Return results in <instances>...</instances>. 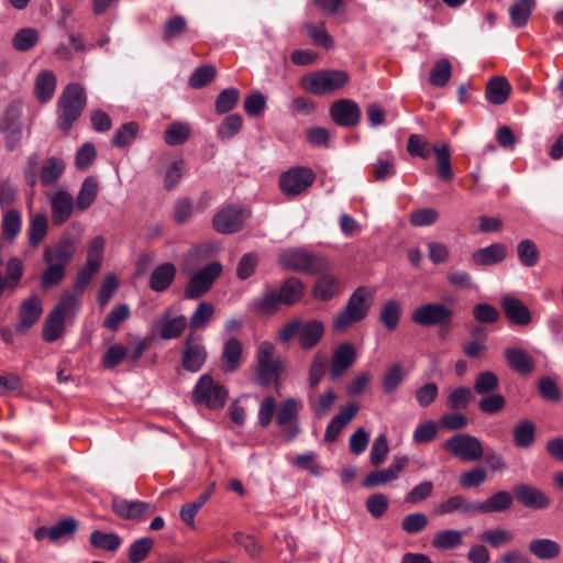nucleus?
I'll list each match as a JSON object with an SVG mask.
<instances>
[{"label": "nucleus", "instance_id": "nucleus-1", "mask_svg": "<svg viewBox=\"0 0 563 563\" xmlns=\"http://www.w3.org/2000/svg\"><path fill=\"white\" fill-rule=\"evenodd\" d=\"M303 294V283L290 276L285 279L279 289L268 288L262 296L253 299L250 309L257 314L273 316L277 313L280 306L290 307L299 302Z\"/></svg>", "mask_w": 563, "mask_h": 563}, {"label": "nucleus", "instance_id": "nucleus-2", "mask_svg": "<svg viewBox=\"0 0 563 563\" xmlns=\"http://www.w3.org/2000/svg\"><path fill=\"white\" fill-rule=\"evenodd\" d=\"M373 300L372 291L361 286L349 297L344 308L333 318L332 330L344 333L354 324L363 321L371 309Z\"/></svg>", "mask_w": 563, "mask_h": 563}, {"label": "nucleus", "instance_id": "nucleus-3", "mask_svg": "<svg viewBox=\"0 0 563 563\" xmlns=\"http://www.w3.org/2000/svg\"><path fill=\"white\" fill-rule=\"evenodd\" d=\"M87 104L85 89L78 84L67 85L57 102V125L67 133L81 117Z\"/></svg>", "mask_w": 563, "mask_h": 563}, {"label": "nucleus", "instance_id": "nucleus-4", "mask_svg": "<svg viewBox=\"0 0 563 563\" xmlns=\"http://www.w3.org/2000/svg\"><path fill=\"white\" fill-rule=\"evenodd\" d=\"M78 298L74 291L62 294L58 303L48 313L43 325V340L55 342L63 333L65 320L76 314Z\"/></svg>", "mask_w": 563, "mask_h": 563}, {"label": "nucleus", "instance_id": "nucleus-5", "mask_svg": "<svg viewBox=\"0 0 563 563\" xmlns=\"http://www.w3.org/2000/svg\"><path fill=\"white\" fill-rule=\"evenodd\" d=\"M350 75L341 69H321L301 78V88L314 96L333 92L347 84Z\"/></svg>", "mask_w": 563, "mask_h": 563}, {"label": "nucleus", "instance_id": "nucleus-6", "mask_svg": "<svg viewBox=\"0 0 563 563\" xmlns=\"http://www.w3.org/2000/svg\"><path fill=\"white\" fill-rule=\"evenodd\" d=\"M279 263L283 267L299 273L317 275L329 269L330 264L323 256L301 249H290L280 253Z\"/></svg>", "mask_w": 563, "mask_h": 563}, {"label": "nucleus", "instance_id": "nucleus-7", "mask_svg": "<svg viewBox=\"0 0 563 563\" xmlns=\"http://www.w3.org/2000/svg\"><path fill=\"white\" fill-rule=\"evenodd\" d=\"M229 397L228 389L216 383L211 375L203 374L196 383L192 390V401L196 405H205L211 410L221 409Z\"/></svg>", "mask_w": 563, "mask_h": 563}, {"label": "nucleus", "instance_id": "nucleus-8", "mask_svg": "<svg viewBox=\"0 0 563 563\" xmlns=\"http://www.w3.org/2000/svg\"><path fill=\"white\" fill-rule=\"evenodd\" d=\"M444 451L461 461L475 462L484 455L482 441L468 433H456L442 444Z\"/></svg>", "mask_w": 563, "mask_h": 563}, {"label": "nucleus", "instance_id": "nucleus-9", "mask_svg": "<svg viewBox=\"0 0 563 563\" xmlns=\"http://www.w3.org/2000/svg\"><path fill=\"white\" fill-rule=\"evenodd\" d=\"M453 317L454 310L442 302H428L411 312L412 322L424 328L450 325Z\"/></svg>", "mask_w": 563, "mask_h": 563}, {"label": "nucleus", "instance_id": "nucleus-10", "mask_svg": "<svg viewBox=\"0 0 563 563\" xmlns=\"http://www.w3.org/2000/svg\"><path fill=\"white\" fill-rule=\"evenodd\" d=\"M222 273V265L212 262L196 272L185 287L187 299H198L210 290L216 279Z\"/></svg>", "mask_w": 563, "mask_h": 563}, {"label": "nucleus", "instance_id": "nucleus-11", "mask_svg": "<svg viewBox=\"0 0 563 563\" xmlns=\"http://www.w3.org/2000/svg\"><path fill=\"white\" fill-rule=\"evenodd\" d=\"M316 175L308 167H294L279 177V188L286 196H297L306 191L314 181Z\"/></svg>", "mask_w": 563, "mask_h": 563}, {"label": "nucleus", "instance_id": "nucleus-12", "mask_svg": "<svg viewBox=\"0 0 563 563\" xmlns=\"http://www.w3.org/2000/svg\"><path fill=\"white\" fill-rule=\"evenodd\" d=\"M245 218L243 208L228 205L214 214L212 227L219 233L233 234L242 230Z\"/></svg>", "mask_w": 563, "mask_h": 563}, {"label": "nucleus", "instance_id": "nucleus-13", "mask_svg": "<svg viewBox=\"0 0 563 563\" xmlns=\"http://www.w3.org/2000/svg\"><path fill=\"white\" fill-rule=\"evenodd\" d=\"M207 361V350L200 343L199 338L189 333L185 341L181 353V365L184 369L190 373L199 372Z\"/></svg>", "mask_w": 563, "mask_h": 563}, {"label": "nucleus", "instance_id": "nucleus-14", "mask_svg": "<svg viewBox=\"0 0 563 563\" xmlns=\"http://www.w3.org/2000/svg\"><path fill=\"white\" fill-rule=\"evenodd\" d=\"M330 117L336 125L350 129L360 123L361 109L351 99H339L331 104Z\"/></svg>", "mask_w": 563, "mask_h": 563}, {"label": "nucleus", "instance_id": "nucleus-15", "mask_svg": "<svg viewBox=\"0 0 563 563\" xmlns=\"http://www.w3.org/2000/svg\"><path fill=\"white\" fill-rule=\"evenodd\" d=\"M298 402L288 398L280 402L276 416V424L282 428V434L287 441H291L299 432L297 424Z\"/></svg>", "mask_w": 563, "mask_h": 563}, {"label": "nucleus", "instance_id": "nucleus-16", "mask_svg": "<svg viewBox=\"0 0 563 563\" xmlns=\"http://www.w3.org/2000/svg\"><path fill=\"white\" fill-rule=\"evenodd\" d=\"M48 201L52 210V222L56 227L66 223L76 209L73 196L65 189H59L49 195Z\"/></svg>", "mask_w": 563, "mask_h": 563}, {"label": "nucleus", "instance_id": "nucleus-17", "mask_svg": "<svg viewBox=\"0 0 563 563\" xmlns=\"http://www.w3.org/2000/svg\"><path fill=\"white\" fill-rule=\"evenodd\" d=\"M111 510L117 517L124 520H142L148 515L151 504L142 500H128L120 496H113Z\"/></svg>", "mask_w": 563, "mask_h": 563}, {"label": "nucleus", "instance_id": "nucleus-18", "mask_svg": "<svg viewBox=\"0 0 563 563\" xmlns=\"http://www.w3.org/2000/svg\"><path fill=\"white\" fill-rule=\"evenodd\" d=\"M356 350L350 342L339 344L332 353L329 377L336 380L355 363Z\"/></svg>", "mask_w": 563, "mask_h": 563}, {"label": "nucleus", "instance_id": "nucleus-19", "mask_svg": "<svg viewBox=\"0 0 563 563\" xmlns=\"http://www.w3.org/2000/svg\"><path fill=\"white\" fill-rule=\"evenodd\" d=\"M514 499L520 505L530 509H545L550 505L548 496L529 484H518L512 489Z\"/></svg>", "mask_w": 563, "mask_h": 563}, {"label": "nucleus", "instance_id": "nucleus-20", "mask_svg": "<svg viewBox=\"0 0 563 563\" xmlns=\"http://www.w3.org/2000/svg\"><path fill=\"white\" fill-rule=\"evenodd\" d=\"M500 306L505 317L515 325L525 327L532 320L529 308L520 299L511 295L504 296L500 300Z\"/></svg>", "mask_w": 563, "mask_h": 563}, {"label": "nucleus", "instance_id": "nucleus-21", "mask_svg": "<svg viewBox=\"0 0 563 563\" xmlns=\"http://www.w3.org/2000/svg\"><path fill=\"white\" fill-rule=\"evenodd\" d=\"M74 254L75 241L69 235H63L54 246L44 250L43 260L45 263L62 265L66 268Z\"/></svg>", "mask_w": 563, "mask_h": 563}, {"label": "nucleus", "instance_id": "nucleus-22", "mask_svg": "<svg viewBox=\"0 0 563 563\" xmlns=\"http://www.w3.org/2000/svg\"><path fill=\"white\" fill-rule=\"evenodd\" d=\"M243 361V345L241 341L231 336L222 346L220 362L221 369L227 374L236 372L242 366Z\"/></svg>", "mask_w": 563, "mask_h": 563}, {"label": "nucleus", "instance_id": "nucleus-23", "mask_svg": "<svg viewBox=\"0 0 563 563\" xmlns=\"http://www.w3.org/2000/svg\"><path fill=\"white\" fill-rule=\"evenodd\" d=\"M43 308L36 296H31L23 300L19 308V323L15 327V333H24L32 328L41 318Z\"/></svg>", "mask_w": 563, "mask_h": 563}, {"label": "nucleus", "instance_id": "nucleus-24", "mask_svg": "<svg viewBox=\"0 0 563 563\" xmlns=\"http://www.w3.org/2000/svg\"><path fill=\"white\" fill-rule=\"evenodd\" d=\"M324 335V324L322 321L312 319L302 321L298 335V343L301 350L309 351L319 344Z\"/></svg>", "mask_w": 563, "mask_h": 563}, {"label": "nucleus", "instance_id": "nucleus-25", "mask_svg": "<svg viewBox=\"0 0 563 563\" xmlns=\"http://www.w3.org/2000/svg\"><path fill=\"white\" fill-rule=\"evenodd\" d=\"M514 505V493L498 490L484 501H476V514L504 512Z\"/></svg>", "mask_w": 563, "mask_h": 563}, {"label": "nucleus", "instance_id": "nucleus-26", "mask_svg": "<svg viewBox=\"0 0 563 563\" xmlns=\"http://www.w3.org/2000/svg\"><path fill=\"white\" fill-rule=\"evenodd\" d=\"M187 327L185 316L172 317L168 312L161 316L156 321L159 338L163 340H173L179 338Z\"/></svg>", "mask_w": 563, "mask_h": 563}, {"label": "nucleus", "instance_id": "nucleus-27", "mask_svg": "<svg viewBox=\"0 0 563 563\" xmlns=\"http://www.w3.org/2000/svg\"><path fill=\"white\" fill-rule=\"evenodd\" d=\"M507 256V247L501 243H493L476 250L472 254V262L477 266H493L501 263Z\"/></svg>", "mask_w": 563, "mask_h": 563}, {"label": "nucleus", "instance_id": "nucleus-28", "mask_svg": "<svg viewBox=\"0 0 563 563\" xmlns=\"http://www.w3.org/2000/svg\"><path fill=\"white\" fill-rule=\"evenodd\" d=\"M65 169L66 164L63 158L51 156L41 166L38 181L43 187H52L62 178Z\"/></svg>", "mask_w": 563, "mask_h": 563}, {"label": "nucleus", "instance_id": "nucleus-29", "mask_svg": "<svg viewBox=\"0 0 563 563\" xmlns=\"http://www.w3.org/2000/svg\"><path fill=\"white\" fill-rule=\"evenodd\" d=\"M531 555L541 561H552L560 556L561 545L552 539L536 538L528 543Z\"/></svg>", "mask_w": 563, "mask_h": 563}, {"label": "nucleus", "instance_id": "nucleus-30", "mask_svg": "<svg viewBox=\"0 0 563 563\" xmlns=\"http://www.w3.org/2000/svg\"><path fill=\"white\" fill-rule=\"evenodd\" d=\"M177 268L173 263L158 265L152 272L148 286L156 292H163L169 288L176 277Z\"/></svg>", "mask_w": 563, "mask_h": 563}, {"label": "nucleus", "instance_id": "nucleus-31", "mask_svg": "<svg viewBox=\"0 0 563 563\" xmlns=\"http://www.w3.org/2000/svg\"><path fill=\"white\" fill-rule=\"evenodd\" d=\"M319 274L320 276L317 278L312 288V295L318 300H330L340 292L341 283L338 277L332 274L324 272Z\"/></svg>", "mask_w": 563, "mask_h": 563}, {"label": "nucleus", "instance_id": "nucleus-32", "mask_svg": "<svg viewBox=\"0 0 563 563\" xmlns=\"http://www.w3.org/2000/svg\"><path fill=\"white\" fill-rule=\"evenodd\" d=\"M434 512L437 515H448L452 512H459L462 515H475L476 501L468 500L462 495H454L439 504L435 507Z\"/></svg>", "mask_w": 563, "mask_h": 563}, {"label": "nucleus", "instance_id": "nucleus-33", "mask_svg": "<svg viewBox=\"0 0 563 563\" xmlns=\"http://www.w3.org/2000/svg\"><path fill=\"white\" fill-rule=\"evenodd\" d=\"M511 86L503 76H496L488 80L486 85V99L495 106L504 104L510 96Z\"/></svg>", "mask_w": 563, "mask_h": 563}, {"label": "nucleus", "instance_id": "nucleus-34", "mask_svg": "<svg viewBox=\"0 0 563 563\" xmlns=\"http://www.w3.org/2000/svg\"><path fill=\"white\" fill-rule=\"evenodd\" d=\"M505 358L508 365L521 375H528L534 369L533 358L522 349L508 347L505 350Z\"/></svg>", "mask_w": 563, "mask_h": 563}, {"label": "nucleus", "instance_id": "nucleus-35", "mask_svg": "<svg viewBox=\"0 0 563 563\" xmlns=\"http://www.w3.org/2000/svg\"><path fill=\"white\" fill-rule=\"evenodd\" d=\"M216 488V483H211L207 489L192 503H186L179 511L180 519L190 528H195V517L203 505L210 499Z\"/></svg>", "mask_w": 563, "mask_h": 563}, {"label": "nucleus", "instance_id": "nucleus-36", "mask_svg": "<svg viewBox=\"0 0 563 563\" xmlns=\"http://www.w3.org/2000/svg\"><path fill=\"white\" fill-rule=\"evenodd\" d=\"M283 369L280 360L264 362L256 365L255 379L261 387H269L279 379Z\"/></svg>", "mask_w": 563, "mask_h": 563}, {"label": "nucleus", "instance_id": "nucleus-37", "mask_svg": "<svg viewBox=\"0 0 563 563\" xmlns=\"http://www.w3.org/2000/svg\"><path fill=\"white\" fill-rule=\"evenodd\" d=\"M99 191L98 180L93 176H88L81 183L76 197L75 206L79 211H86L95 202Z\"/></svg>", "mask_w": 563, "mask_h": 563}, {"label": "nucleus", "instance_id": "nucleus-38", "mask_svg": "<svg viewBox=\"0 0 563 563\" xmlns=\"http://www.w3.org/2000/svg\"><path fill=\"white\" fill-rule=\"evenodd\" d=\"M537 427L529 419L521 420L512 429L514 444L519 449H528L536 441Z\"/></svg>", "mask_w": 563, "mask_h": 563}, {"label": "nucleus", "instance_id": "nucleus-39", "mask_svg": "<svg viewBox=\"0 0 563 563\" xmlns=\"http://www.w3.org/2000/svg\"><path fill=\"white\" fill-rule=\"evenodd\" d=\"M534 8L536 0H514L509 8L511 24L518 29L526 26Z\"/></svg>", "mask_w": 563, "mask_h": 563}, {"label": "nucleus", "instance_id": "nucleus-40", "mask_svg": "<svg viewBox=\"0 0 563 563\" xmlns=\"http://www.w3.org/2000/svg\"><path fill=\"white\" fill-rule=\"evenodd\" d=\"M369 173L375 181H385L396 174L393 153H384L369 166Z\"/></svg>", "mask_w": 563, "mask_h": 563}, {"label": "nucleus", "instance_id": "nucleus-41", "mask_svg": "<svg viewBox=\"0 0 563 563\" xmlns=\"http://www.w3.org/2000/svg\"><path fill=\"white\" fill-rule=\"evenodd\" d=\"M407 372L400 363L391 364L384 373L382 379L383 391L387 395L394 394L406 379Z\"/></svg>", "mask_w": 563, "mask_h": 563}, {"label": "nucleus", "instance_id": "nucleus-42", "mask_svg": "<svg viewBox=\"0 0 563 563\" xmlns=\"http://www.w3.org/2000/svg\"><path fill=\"white\" fill-rule=\"evenodd\" d=\"M56 88V77L51 70L41 71L35 80V95L41 102L52 99Z\"/></svg>", "mask_w": 563, "mask_h": 563}, {"label": "nucleus", "instance_id": "nucleus-43", "mask_svg": "<svg viewBox=\"0 0 563 563\" xmlns=\"http://www.w3.org/2000/svg\"><path fill=\"white\" fill-rule=\"evenodd\" d=\"M433 153L437 159V175L441 180L451 181L453 179V169L451 166L450 148L446 144L433 146Z\"/></svg>", "mask_w": 563, "mask_h": 563}, {"label": "nucleus", "instance_id": "nucleus-44", "mask_svg": "<svg viewBox=\"0 0 563 563\" xmlns=\"http://www.w3.org/2000/svg\"><path fill=\"white\" fill-rule=\"evenodd\" d=\"M401 318V307L398 301L390 299L387 300L379 312V321L389 331L397 329Z\"/></svg>", "mask_w": 563, "mask_h": 563}, {"label": "nucleus", "instance_id": "nucleus-45", "mask_svg": "<svg viewBox=\"0 0 563 563\" xmlns=\"http://www.w3.org/2000/svg\"><path fill=\"white\" fill-rule=\"evenodd\" d=\"M89 542L93 548L114 552L120 548L122 540L120 536L114 532L107 533L95 530L90 533Z\"/></svg>", "mask_w": 563, "mask_h": 563}, {"label": "nucleus", "instance_id": "nucleus-46", "mask_svg": "<svg viewBox=\"0 0 563 563\" xmlns=\"http://www.w3.org/2000/svg\"><path fill=\"white\" fill-rule=\"evenodd\" d=\"M22 217L15 209L4 211L2 218V234L7 241L12 242L21 232Z\"/></svg>", "mask_w": 563, "mask_h": 563}, {"label": "nucleus", "instance_id": "nucleus-47", "mask_svg": "<svg viewBox=\"0 0 563 563\" xmlns=\"http://www.w3.org/2000/svg\"><path fill=\"white\" fill-rule=\"evenodd\" d=\"M214 306L209 301H202L200 302L194 313L191 314L189 322H187V325H189L192 330H199L205 329L208 323L211 321L213 314H214Z\"/></svg>", "mask_w": 563, "mask_h": 563}, {"label": "nucleus", "instance_id": "nucleus-48", "mask_svg": "<svg viewBox=\"0 0 563 563\" xmlns=\"http://www.w3.org/2000/svg\"><path fill=\"white\" fill-rule=\"evenodd\" d=\"M48 228L47 217L43 213L33 216L30 220L27 234L31 246H37L46 236Z\"/></svg>", "mask_w": 563, "mask_h": 563}, {"label": "nucleus", "instance_id": "nucleus-49", "mask_svg": "<svg viewBox=\"0 0 563 563\" xmlns=\"http://www.w3.org/2000/svg\"><path fill=\"white\" fill-rule=\"evenodd\" d=\"M190 136V125L184 122L170 123L164 132V141L169 146L184 144Z\"/></svg>", "mask_w": 563, "mask_h": 563}, {"label": "nucleus", "instance_id": "nucleus-50", "mask_svg": "<svg viewBox=\"0 0 563 563\" xmlns=\"http://www.w3.org/2000/svg\"><path fill=\"white\" fill-rule=\"evenodd\" d=\"M303 29L316 46L324 49H330L334 46V41L325 30L324 22H321L319 25L308 22L303 25Z\"/></svg>", "mask_w": 563, "mask_h": 563}, {"label": "nucleus", "instance_id": "nucleus-51", "mask_svg": "<svg viewBox=\"0 0 563 563\" xmlns=\"http://www.w3.org/2000/svg\"><path fill=\"white\" fill-rule=\"evenodd\" d=\"M40 38L38 31L33 27L20 29L12 37V46L18 52H27L33 48Z\"/></svg>", "mask_w": 563, "mask_h": 563}, {"label": "nucleus", "instance_id": "nucleus-52", "mask_svg": "<svg viewBox=\"0 0 563 563\" xmlns=\"http://www.w3.org/2000/svg\"><path fill=\"white\" fill-rule=\"evenodd\" d=\"M240 91L234 87L223 89L217 97L214 110L218 114H225L233 110L240 100Z\"/></svg>", "mask_w": 563, "mask_h": 563}, {"label": "nucleus", "instance_id": "nucleus-53", "mask_svg": "<svg viewBox=\"0 0 563 563\" xmlns=\"http://www.w3.org/2000/svg\"><path fill=\"white\" fill-rule=\"evenodd\" d=\"M328 366V357L323 352H317L313 355L312 362L309 367L308 383L311 389H316L321 379L325 375Z\"/></svg>", "mask_w": 563, "mask_h": 563}, {"label": "nucleus", "instance_id": "nucleus-54", "mask_svg": "<svg viewBox=\"0 0 563 563\" xmlns=\"http://www.w3.org/2000/svg\"><path fill=\"white\" fill-rule=\"evenodd\" d=\"M452 75V66L449 59L442 58L438 60L429 75V82L434 87H444Z\"/></svg>", "mask_w": 563, "mask_h": 563}, {"label": "nucleus", "instance_id": "nucleus-55", "mask_svg": "<svg viewBox=\"0 0 563 563\" xmlns=\"http://www.w3.org/2000/svg\"><path fill=\"white\" fill-rule=\"evenodd\" d=\"M462 533L457 530H442L435 533L432 547L439 550L455 549L462 544Z\"/></svg>", "mask_w": 563, "mask_h": 563}, {"label": "nucleus", "instance_id": "nucleus-56", "mask_svg": "<svg viewBox=\"0 0 563 563\" xmlns=\"http://www.w3.org/2000/svg\"><path fill=\"white\" fill-rule=\"evenodd\" d=\"M517 255L520 263L526 267H533L539 262V250L537 244L529 239H525L517 245Z\"/></svg>", "mask_w": 563, "mask_h": 563}, {"label": "nucleus", "instance_id": "nucleus-57", "mask_svg": "<svg viewBox=\"0 0 563 563\" xmlns=\"http://www.w3.org/2000/svg\"><path fill=\"white\" fill-rule=\"evenodd\" d=\"M512 538V532L505 528L489 529L479 534V540L482 542L496 549L508 544Z\"/></svg>", "mask_w": 563, "mask_h": 563}, {"label": "nucleus", "instance_id": "nucleus-58", "mask_svg": "<svg viewBox=\"0 0 563 563\" xmlns=\"http://www.w3.org/2000/svg\"><path fill=\"white\" fill-rule=\"evenodd\" d=\"M187 30V21L183 15H174L165 22L163 29V41L170 43L180 37Z\"/></svg>", "mask_w": 563, "mask_h": 563}, {"label": "nucleus", "instance_id": "nucleus-59", "mask_svg": "<svg viewBox=\"0 0 563 563\" xmlns=\"http://www.w3.org/2000/svg\"><path fill=\"white\" fill-rule=\"evenodd\" d=\"M154 545L152 538L145 537L133 541L128 550V558L131 563H141L151 552Z\"/></svg>", "mask_w": 563, "mask_h": 563}, {"label": "nucleus", "instance_id": "nucleus-60", "mask_svg": "<svg viewBox=\"0 0 563 563\" xmlns=\"http://www.w3.org/2000/svg\"><path fill=\"white\" fill-rule=\"evenodd\" d=\"M499 386L497 375L490 371L479 373L474 380V391L478 395L485 396L492 394Z\"/></svg>", "mask_w": 563, "mask_h": 563}, {"label": "nucleus", "instance_id": "nucleus-61", "mask_svg": "<svg viewBox=\"0 0 563 563\" xmlns=\"http://www.w3.org/2000/svg\"><path fill=\"white\" fill-rule=\"evenodd\" d=\"M216 74V68L212 65L199 66L189 77V87L192 89H202L214 79Z\"/></svg>", "mask_w": 563, "mask_h": 563}, {"label": "nucleus", "instance_id": "nucleus-62", "mask_svg": "<svg viewBox=\"0 0 563 563\" xmlns=\"http://www.w3.org/2000/svg\"><path fill=\"white\" fill-rule=\"evenodd\" d=\"M139 124L136 122H126L122 124L112 137V145L118 148H123L130 145L136 137Z\"/></svg>", "mask_w": 563, "mask_h": 563}, {"label": "nucleus", "instance_id": "nucleus-63", "mask_svg": "<svg viewBox=\"0 0 563 563\" xmlns=\"http://www.w3.org/2000/svg\"><path fill=\"white\" fill-rule=\"evenodd\" d=\"M131 317L130 307L126 303L117 305L106 317L103 328L115 331Z\"/></svg>", "mask_w": 563, "mask_h": 563}, {"label": "nucleus", "instance_id": "nucleus-64", "mask_svg": "<svg viewBox=\"0 0 563 563\" xmlns=\"http://www.w3.org/2000/svg\"><path fill=\"white\" fill-rule=\"evenodd\" d=\"M242 117L240 114L228 115L218 126V136L222 141L231 140L242 129Z\"/></svg>", "mask_w": 563, "mask_h": 563}]
</instances>
